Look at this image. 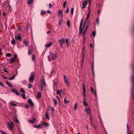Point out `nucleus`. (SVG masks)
I'll use <instances>...</instances> for the list:
<instances>
[{
  "instance_id": "nucleus-1",
  "label": "nucleus",
  "mask_w": 134,
  "mask_h": 134,
  "mask_svg": "<svg viewBox=\"0 0 134 134\" xmlns=\"http://www.w3.org/2000/svg\"><path fill=\"white\" fill-rule=\"evenodd\" d=\"M131 81L132 83V88L131 90V96L134 99V94L133 93V90L134 88V74L132 75L131 77Z\"/></svg>"
},
{
  "instance_id": "nucleus-2",
  "label": "nucleus",
  "mask_w": 134,
  "mask_h": 134,
  "mask_svg": "<svg viewBox=\"0 0 134 134\" xmlns=\"http://www.w3.org/2000/svg\"><path fill=\"white\" fill-rule=\"evenodd\" d=\"M34 72H31L30 77L29 79V81L30 82H33L34 81L35 77L34 76Z\"/></svg>"
},
{
  "instance_id": "nucleus-3",
  "label": "nucleus",
  "mask_w": 134,
  "mask_h": 134,
  "mask_svg": "<svg viewBox=\"0 0 134 134\" xmlns=\"http://www.w3.org/2000/svg\"><path fill=\"white\" fill-rule=\"evenodd\" d=\"M8 125V127L10 130H12L13 127L14 126V124L13 122L11 121L9 122H8L7 123Z\"/></svg>"
},
{
  "instance_id": "nucleus-4",
  "label": "nucleus",
  "mask_w": 134,
  "mask_h": 134,
  "mask_svg": "<svg viewBox=\"0 0 134 134\" xmlns=\"http://www.w3.org/2000/svg\"><path fill=\"white\" fill-rule=\"evenodd\" d=\"M65 39L64 38H61L59 40V42L60 46L61 47H63V45L65 43Z\"/></svg>"
},
{
  "instance_id": "nucleus-5",
  "label": "nucleus",
  "mask_w": 134,
  "mask_h": 134,
  "mask_svg": "<svg viewBox=\"0 0 134 134\" xmlns=\"http://www.w3.org/2000/svg\"><path fill=\"white\" fill-rule=\"evenodd\" d=\"M49 54L52 60H54L56 58V55L55 54H53L51 51H49Z\"/></svg>"
},
{
  "instance_id": "nucleus-6",
  "label": "nucleus",
  "mask_w": 134,
  "mask_h": 134,
  "mask_svg": "<svg viewBox=\"0 0 134 134\" xmlns=\"http://www.w3.org/2000/svg\"><path fill=\"white\" fill-rule=\"evenodd\" d=\"M28 102L29 103L30 106L31 108L33 107L34 104L31 98H29L28 99Z\"/></svg>"
},
{
  "instance_id": "nucleus-7",
  "label": "nucleus",
  "mask_w": 134,
  "mask_h": 134,
  "mask_svg": "<svg viewBox=\"0 0 134 134\" xmlns=\"http://www.w3.org/2000/svg\"><path fill=\"white\" fill-rule=\"evenodd\" d=\"M63 76L65 83L67 86H69L70 85V83L68 81V79L66 77L65 75H63Z\"/></svg>"
},
{
  "instance_id": "nucleus-8",
  "label": "nucleus",
  "mask_w": 134,
  "mask_h": 134,
  "mask_svg": "<svg viewBox=\"0 0 134 134\" xmlns=\"http://www.w3.org/2000/svg\"><path fill=\"white\" fill-rule=\"evenodd\" d=\"M83 19H82L81 20L80 25V27L79 28V32L80 33H82V25L83 24Z\"/></svg>"
},
{
  "instance_id": "nucleus-9",
  "label": "nucleus",
  "mask_w": 134,
  "mask_h": 134,
  "mask_svg": "<svg viewBox=\"0 0 134 134\" xmlns=\"http://www.w3.org/2000/svg\"><path fill=\"white\" fill-rule=\"evenodd\" d=\"M89 1V0H86V1H83L82 5L83 8H85L86 7L87 4L86 2H88Z\"/></svg>"
},
{
  "instance_id": "nucleus-10",
  "label": "nucleus",
  "mask_w": 134,
  "mask_h": 134,
  "mask_svg": "<svg viewBox=\"0 0 134 134\" xmlns=\"http://www.w3.org/2000/svg\"><path fill=\"white\" fill-rule=\"evenodd\" d=\"M41 86L45 87L46 86V83L44 78H43L41 83Z\"/></svg>"
},
{
  "instance_id": "nucleus-11",
  "label": "nucleus",
  "mask_w": 134,
  "mask_h": 134,
  "mask_svg": "<svg viewBox=\"0 0 134 134\" xmlns=\"http://www.w3.org/2000/svg\"><path fill=\"white\" fill-rule=\"evenodd\" d=\"M15 38L16 39L18 40L19 41H21V37L19 34L16 36H15Z\"/></svg>"
},
{
  "instance_id": "nucleus-12",
  "label": "nucleus",
  "mask_w": 134,
  "mask_h": 134,
  "mask_svg": "<svg viewBox=\"0 0 134 134\" xmlns=\"http://www.w3.org/2000/svg\"><path fill=\"white\" fill-rule=\"evenodd\" d=\"M58 14L61 17H62L63 16V14L62 13V10H59Z\"/></svg>"
},
{
  "instance_id": "nucleus-13",
  "label": "nucleus",
  "mask_w": 134,
  "mask_h": 134,
  "mask_svg": "<svg viewBox=\"0 0 134 134\" xmlns=\"http://www.w3.org/2000/svg\"><path fill=\"white\" fill-rule=\"evenodd\" d=\"M34 127L36 128H41L43 127L42 124V125L39 124L38 125H34Z\"/></svg>"
},
{
  "instance_id": "nucleus-14",
  "label": "nucleus",
  "mask_w": 134,
  "mask_h": 134,
  "mask_svg": "<svg viewBox=\"0 0 134 134\" xmlns=\"http://www.w3.org/2000/svg\"><path fill=\"white\" fill-rule=\"evenodd\" d=\"M85 111L86 112H87V114H89L90 113V110L89 109L86 108L85 109Z\"/></svg>"
},
{
  "instance_id": "nucleus-15",
  "label": "nucleus",
  "mask_w": 134,
  "mask_h": 134,
  "mask_svg": "<svg viewBox=\"0 0 134 134\" xmlns=\"http://www.w3.org/2000/svg\"><path fill=\"white\" fill-rule=\"evenodd\" d=\"M36 120V118H35L34 119H32L31 120H29V121L32 124H34L35 121Z\"/></svg>"
},
{
  "instance_id": "nucleus-16",
  "label": "nucleus",
  "mask_w": 134,
  "mask_h": 134,
  "mask_svg": "<svg viewBox=\"0 0 134 134\" xmlns=\"http://www.w3.org/2000/svg\"><path fill=\"white\" fill-rule=\"evenodd\" d=\"M5 82L6 83H7V85L9 87H13V86L12 85H11V83L9 82L8 81L6 80L5 81Z\"/></svg>"
},
{
  "instance_id": "nucleus-17",
  "label": "nucleus",
  "mask_w": 134,
  "mask_h": 134,
  "mask_svg": "<svg viewBox=\"0 0 134 134\" xmlns=\"http://www.w3.org/2000/svg\"><path fill=\"white\" fill-rule=\"evenodd\" d=\"M11 91L12 92H13L14 93H15L16 95L18 96H19V93L18 92H17V91L16 90H14V89H13L12 90H11Z\"/></svg>"
},
{
  "instance_id": "nucleus-18",
  "label": "nucleus",
  "mask_w": 134,
  "mask_h": 134,
  "mask_svg": "<svg viewBox=\"0 0 134 134\" xmlns=\"http://www.w3.org/2000/svg\"><path fill=\"white\" fill-rule=\"evenodd\" d=\"M41 92H39L37 94V98L38 99L40 98L41 97Z\"/></svg>"
},
{
  "instance_id": "nucleus-19",
  "label": "nucleus",
  "mask_w": 134,
  "mask_h": 134,
  "mask_svg": "<svg viewBox=\"0 0 134 134\" xmlns=\"http://www.w3.org/2000/svg\"><path fill=\"white\" fill-rule=\"evenodd\" d=\"M52 43L51 42L45 45V46L47 48L49 47L52 44Z\"/></svg>"
},
{
  "instance_id": "nucleus-20",
  "label": "nucleus",
  "mask_w": 134,
  "mask_h": 134,
  "mask_svg": "<svg viewBox=\"0 0 134 134\" xmlns=\"http://www.w3.org/2000/svg\"><path fill=\"white\" fill-rule=\"evenodd\" d=\"M33 1V0H28L27 2V4L30 5L32 3Z\"/></svg>"
},
{
  "instance_id": "nucleus-21",
  "label": "nucleus",
  "mask_w": 134,
  "mask_h": 134,
  "mask_svg": "<svg viewBox=\"0 0 134 134\" xmlns=\"http://www.w3.org/2000/svg\"><path fill=\"white\" fill-rule=\"evenodd\" d=\"M127 130V134H128V132L130 131V128L129 127L127 123L126 124Z\"/></svg>"
},
{
  "instance_id": "nucleus-22",
  "label": "nucleus",
  "mask_w": 134,
  "mask_h": 134,
  "mask_svg": "<svg viewBox=\"0 0 134 134\" xmlns=\"http://www.w3.org/2000/svg\"><path fill=\"white\" fill-rule=\"evenodd\" d=\"M83 105L86 107H87L88 106L87 104L86 100H83Z\"/></svg>"
},
{
  "instance_id": "nucleus-23",
  "label": "nucleus",
  "mask_w": 134,
  "mask_h": 134,
  "mask_svg": "<svg viewBox=\"0 0 134 134\" xmlns=\"http://www.w3.org/2000/svg\"><path fill=\"white\" fill-rule=\"evenodd\" d=\"M24 43L25 45V47H27V42L25 39L24 40Z\"/></svg>"
},
{
  "instance_id": "nucleus-24",
  "label": "nucleus",
  "mask_w": 134,
  "mask_h": 134,
  "mask_svg": "<svg viewBox=\"0 0 134 134\" xmlns=\"http://www.w3.org/2000/svg\"><path fill=\"white\" fill-rule=\"evenodd\" d=\"M69 101L67 100L66 98H65L64 99V102L65 104H66L68 103L69 102Z\"/></svg>"
},
{
  "instance_id": "nucleus-25",
  "label": "nucleus",
  "mask_w": 134,
  "mask_h": 134,
  "mask_svg": "<svg viewBox=\"0 0 134 134\" xmlns=\"http://www.w3.org/2000/svg\"><path fill=\"white\" fill-rule=\"evenodd\" d=\"M35 59V57L34 55L32 54V61H34Z\"/></svg>"
},
{
  "instance_id": "nucleus-26",
  "label": "nucleus",
  "mask_w": 134,
  "mask_h": 134,
  "mask_svg": "<svg viewBox=\"0 0 134 134\" xmlns=\"http://www.w3.org/2000/svg\"><path fill=\"white\" fill-rule=\"evenodd\" d=\"M11 43L12 44H14L15 43V41L14 39H12L11 41Z\"/></svg>"
},
{
  "instance_id": "nucleus-27",
  "label": "nucleus",
  "mask_w": 134,
  "mask_h": 134,
  "mask_svg": "<svg viewBox=\"0 0 134 134\" xmlns=\"http://www.w3.org/2000/svg\"><path fill=\"white\" fill-rule=\"evenodd\" d=\"M32 49H30L28 51V54L29 55H30L31 54V51Z\"/></svg>"
},
{
  "instance_id": "nucleus-28",
  "label": "nucleus",
  "mask_w": 134,
  "mask_h": 134,
  "mask_svg": "<svg viewBox=\"0 0 134 134\" xmlns=\"http://www.w3.org/2000/svg\"><path fill=\"white\" fill-rule=\"evenodd\" d=\"M9 62L10 63L12 62H15L14 59L13 58H12Z\"/></svg>"
},
{
  "instance_id": "nucleus-29",
  "label": "nucleus",
  "mask_w": 134,
  "mask_h": 134,
  "mask_svg": "<svg viewBox=\"0 0 134 134\" xmlns=\"http://www.w3.org/2000/svg\"><path fill=\"white\" fill-rule=\"evenodd\" d=\"M15 76H16L15 75H14L13 76L10 77V78H9L8 79V80H13L15 77Z\"/></svg>"
},
{
  "instance_id": "nucleus-30",
  "label": "nucleus",
  "mask_w": 134,
  "mask_h": 134,
  "mask_svg": "<svg viewBox=\"0 0 134 134\" xmlns=\"http://www.w3.org/2000/svg\"><path fill=\"white\" fill-rule=\"evenodd\" d=\"M77 108V103H76L74 106V110H76Z\"/></svg>"
},
{
  "instance_id": "nucleus-31",
  "label": "nucleus",
  "mask_w": 134,
  "mask_h": 134,
  "mask_svg": "<svg viewBox=\"0 0 134 134\" xmlns=\"http://www.w3.org/2000/svg\"><path fill=\"white\" fill-rule=\"evenodd\" d=\"M67 24L68 26V27H70V21L69 20L67 21Z\"/></svg>"
},
{
  "instance_id": "nucleus-32",
  "label": "nucleus",
  "mask_w": 134,
  "mask_h": 134,
  "mask_svg": "<svg viewBox=\"0 0 134 134\" xmlns=\"http://www.w3.org/2000/svg\"><path fill=\"white\" fill-rule=\"evenodd\" d=\"M28 88L29 89H30L32 87V85L30 83H29L28 85Z\"/></svg>"
},
{
  "instance_id": "nucleus-33",
  "label": "nucleus",
  "mask_w": 134,
  "mask_h": 134,
  "mask_svg": "<svg viewBox=\"0 0 134 134\" xmlns=\"http://www.w3.org/2000/svg\"><path fill=\"white\" fill-rule=\"evenodd\" d=\"M21 97L23 98L24 99H25V94H22L21 95Z\"/></svg>"
},
{
  "instance_id": "nucleus-34",
  "label": "nucleus",
  "mask_w": 134,
  "mask_h": 134,
  "mask_svg": "<svg viewBox=\"0 0 134 134\" xmlns=\"http://www.w3.org/2000/svg\"><path fill=\"white\" fill-rule=\"evenodd\" d=\"M42 126L43 125H45L47 126H48L49 125V124L48 123H47V122L46 123H43L42 124Z\"/></svg>"
},
{
  "instance_id": "nucleus-35",
  "label": "nucleus",
  "mask_w": 134,
  "mask_h": 134,
  "mask_svg": "<svg viewBox=\"0 0 134 134\" xmlns=\"http://www.w3.org/2000/svg\"><path fill=\"white\" fill-rule=\"evenodd\" d=\"M90 14V12H89L87 14V17L86 19V20L88 18Z\"/></svg>"
},
{
  "instance_id": "nucleus-36",
  "label": "nucleus",
  "mask_w": 134,
  "mask_h": 134,
  "mask_svg": "<svg viewBox=\"0 0 134 134\" xmlns=\"http://www.w3.org/2000/svg\"><path fill=\"white\" fill-rule=\"evenodd\" d=\"M20 91L23 93V94H25V92L23 88H21L20 90Z\"/></svg>"
},
{
  "instance_id": "nucleus-37",
  "label": "nucleus",
  "mask_w": 134,
  "mask_h": 134,
  "mask_svg": "<svg viewBox=\"0 0 134 134\" xmlns=\"http://www.w3.org/2000/svg\"><path fill=\"white\" fill-rule=\"evenodd\" d=\"M53 101H54V105H56V104H57V100H56V99H53Z\"/></svg>"
},
{
  "instance_id": "nucleus-38",
  "label": "nucleus",
  "mask_w": 134,
  "mask_h": 134,
  "mask_svg": "<svg viewBox=\"0 0 134 134\" xmlns=\"http://www.w3.org/2000/svg\"><path fill=\"white\" fill-rule=\"evenodd\" d=\"M45 117H46L48 119H49V115L47 113H45Z\"/></svg>"
},
{
  "instance_id": "nucleus-39",
  "label": "nucleus",
  "mask_w": 134,
  "mask_h": 134,
  "mask_svg": "<svg viewBox=\"0 0 134 134\" xmlns=\"http://www.w3.org/2000/svg\"><path fill=\"white\" fill-rule=\"evenodd\" d=\"M0 132L2 134H7L5 132L0 130Z\"/></svg>"
},
{
  "instance_id": "nucleus-40",
  "label": "nucleus",
  "mask_w": 134,
  "mask_h": 134,
  "mask_svg": "<svg viewBox=\"0 0 134 134\" xmlns=\"http://www.w3.org/2000/svg\"><path fill=\"white\" fill-rule=\"evenodd\" d=\"M46 13L45 11H42L41 13V15H42L46 14Z\"/></svg>"
},
{
  "instance_id": "nucleus-41",
  "label": "nucleus",
  "mask_w": 134,
  "mask_h": 134,
  "mask_svg": "<svg viewBox=\"0 0 134 134\" xmlns=\"http://www.w3.org/2000/svg\"><path fill=\"white\" fill-rule=\"evenodd\" d=\"M66 1H64L63 3V7L64 8H65L66 7Z\"/></svg>"
},
{
  "instance_id": "nucleus-42",
  "label": "nucleus",
  "mask_w": 134,
  "mask_h": 134,
  "mask_svg": "<svg viewBox=\"0 0 134 134\" xmlns=\"http://www.w3.org/2000/svg\"><path fill=\"white\" fill-rule=\"evenodd\" d=\"M56 93L57 94H59L60 95V91L59 90H57Z\"/></svg>"
},
{
  "instance_id": "nucleus-43",
  "label": "nucleus",
  "mask_w": 134,
  "mask_h": 134,
  "mask_svg": "<svg viewBox=\"0 0 134 134\" xmlns=\"http://www.w3.org/2000/svg\"><path fill=\"white\" fill-rule=\"evenodd\" d=\"M86 30H85H85L83 31V37H84L85 34H86Z\"/></svg>"
},
{
  "instance_id": "nucleus-44",
  "label": "nucleus",
  "mask_w": 134,
  "mask_h": 134,
  "mask_svg": "<svg viewBox=\"0 0 134 134\" xmlns=\"http://www.w3.org/2000/svg\"><path fill=\"white\" fill-rule=\"evenodd\" d=\"M62 20H60L59 22V28L60 27V25L62 24Z\"/></svg>"
},
{
  "instance_id": "nucleus-45",
  "label": "nucleus",
  "mask_w": 134,
  "mask_h": 134,
  "mask_svg": "<svg viewBox=\"0 0 134 134\" xmlns=\"http://www.w3.org/2000/svg\"><path fill=\"white\" fill-rule=\"evenodd\" d=\"M22 83L23 84H26L27 83V82L25 80L23 81H22Z\"/></svg>"
},
{
  "instance_id": "nucleus-46",
  "label": "nucleus",
  "mask_w": 134,
  "mask_h": 134,
  "mask_svg": "<svg viewBox=\"0 0 134 134\" xmlns=\"http://www.w3.org/2000/svg\"><path fill=\"white\" fill-rule=\"evenodd\" d=\"M11 106H17V105L16 104L14 103H11Z\"/></svg>"
},
{
  "instance_id": "nucleus-47",
  "label": "nucleus",
  "mask_w": 134,
  "mask_h": 134,
  "mask_svg": "<svg viewBox=\"0 0 134 134\" xmlns=\"http://www.w3.org/2000/svg\"><path fill=\"white\" fill-rule=\"evenodd\" d=\"M74 10V8H72L71 9V13L72 14H73V13Z\"/></svg>"
},
{
  "instance_id": "nucleus-48",
  "label": "nucleus",
  "mask_w": 134,
  "mask_h": 134,
  "mask_svg": "<svg viewBox=\"0 0 134 134\" xmlns=\"http://www.w3.org/2000/svg\"><path fill=\"white\" fill-rule=\"evenodd\" d=\"M27 30H28L29 29V22L28 21H27Z\"/></svg>"
},
{
  "instance_id": "nucleus-49",
  "label": "nucleus",
  "mask_w": 134,
  "mask_h": 134,
  "mask_svg": "<svg viewBox=\"0 0 134 134\" xmlns=\"http://www.w3.org/2000/svg\"><path fill=\"white\" fill-rule=\"evenodd\" d=\"M90 89H91V90L92 92L93 93H94L96 91H95L93 90V89L92 88V87H90Z\"/></svg>"
},
{
  "instance_id": "nucleus-50",
  "label": "nucleus",
  "mask_w": 134,
  "mask_h": 134,
  "mask_svg": "<svg viewBox=\"0 0 134 134\" xmlns=\"http://www.w3.org/2000/svg\"><path fill=\"white\" fill-rule=\"evenodd\" d=\"M99 18H98L97 19V24L98 25L99 24Z\"/></svg>"
},
{
  "instance_id": "nucleus-51",
  "label": "nucleus",
  "mask_w": 134,
  "mask_h": 134,
  "mask_svg": "<svg viewBox=\"0 0 134 134\" xmlns=\"http://www.w3.org/2000/svg\"><path fill=\"white\" fill-rule=\"evenodd\" d=\"M92 71L93 72H94V63L93 62V63L92 64Z\"/></svg>"
},
{
  "instance_id": "nucleus-52",
  "label": "nucleus",
  "mask_w": 134,
  "mask_h": 134,
  "mask_svg": "<svg viewBox=\"0 0 134 134\" xmlns=\"http://www.w3.org/2000/svg\"><path fill=\"white\" fill-rule=\"evenodd\" d=\"M92 34L93 35V36L94 37L96 35L95 32L94 31L92 33Z\"/></svg>"
},
{
  "instance_id": "nucleus-53",
  "label": "nucleus",
  "mask_w": 134,
  "mask_h": 134,
  "mask_svg": "<svg viewBox=\"0 0 134 134\" xmlns=\"http://www.w3.org/2000/svg\"><path fill=\"white\" fill-rule=\"evenodd\" d=\"M11 54L10 53H8L7 54V56L8 57H10L11 56Z\"/></svg>"
},
{
  "instance_id": "nucleus-54",
  "label": "nucleus",
  "mask_w": 134,
  "mask_h": 134,
  "mask_svg": "<svg viewBox=\"0 0 134 134\" xmlns=\"http://www.w3.org/2000/svg\"><path fill=\"white\" fill-rule=\"evenodd\" d=\"M52 4L51 3H49V8H51L52 7Z\"/></svg>"
},
{
  "instance_id": "nucleus-55",
  "label": "nucleus",
  "mask_w": 134,
  "mask_h": 134,
  "mask_svg": "<svg viewBox=\"0 0 134 134\" xmlns=\"http://www.w3.org/2000/svg\"><path fill=\"white\" fill-rule=\"evenodd\" d=\"M44 87L43 86H41V88H40V90L41 91H42L43 90V87Z\"/></svg>"
},
{
  "instance_id": "nucleus-56",
  "label": "nucleus",
  "mask_w": 134,
  "mask_h": 134,
  "mask_svg": "<svg viewBox=\"0 0 134 134\" xmlns=\"http://www.w3.org/2000/svg\"><path fill=\"white\" fill-rule=\"evenodd\" d=\"M3 71L4 72L8 73V71H7L5 69H3Z\"/></svg>"
},
{
  "instance_id": "nucleus-57",
  "label": "nucleus",
  "mask_w": 134,
  "mask_h": 134,
  "mask_svg": "<svg viewBox=\"0 0 134 134\" xmlns=\"http://www.w3.org/2000/svg\"><path fill=\"white\" fill-rule=\"evenodd\" d=\"M29 107V106L28 105H26L25 106V107L26 108H28Z\"/></svg>"
},
{
  "instance_id": "nucleus-58",
  "label": "nucleus",
  "mask_w": 134,
  "mask_h": 134,
  "mask_svg": "<svg viewBox=\"0 0 134 134\" xmlns=\"http://www.w3.org/2000/svg\"><path fill=\"white\" fill-rule=\"evenodd\" d=\"M15 121L16 122H18V123H19V120H18L17 119H16V118L15 119Z\"/></svg>"
},
{
  "instance_id": "nucleus-59",
  "label": "nucleus",
  "mask_w": 134,
  "mask_h": 134,
  "mask_svg": "<svg viewBox=\"0 0 134 134\" xmlns=\"http://www.w3.org/2000/svg\"><path fill=\"white\" fill-rule=\"evenodd\" d=\"M51 110L52 112H53V111L54 110V109L53 108H51Z\"/></svg>"
},
{
  "instance_id": "nucleus-60",
  "label": "nucleus",
  "mask_w": 134,
  "mask_h": 134,
  "mask_svg": "<svg viewBox=\"0 0 134 134\" xmlns=\"http://www.w3.org/2000/svg\"><path fill=\"white\" fill-rule=\"evenodd\" d=\"M69 11V8H67L66 10V13H68Z\"/></svg>"
},
{
  "instance_id": "nucleus-61",
  "label": "nucleus",
  "mask_w": 134,
  "mask_h": 134,
  "mask_svg": "<svg viewBox=\"0 0 134 134\" xmlns=\"http://www.w3.org/2000/svg\"><path fill=\"white\" fill-rule=\"evenodd\" d=\"M83 92H85V87L83 88Z\"/></svg>"
},
{
  "instance_id": "nucleus-62",
  "label": "nucleus",
  "mask_w": 134,
  "mask_h": 134,
  "mask_svg": "<svg viewBox=\"0 0 134 134\" xmlns=\"http://www.w3.org/2000/svg\"><path fill=\"white\" fill-rule=\"evenodd\" d=\"M0 85L2 87H3V83L0 81Z\"/></svg>"
},
{
  "instance_id": "nucleus-63",
  "label": "nucleus",
  "mask_w": 134,
  "mask_h": 134,
  "mask_svg": "<svg viewBox=\"0 0 134 134\" xmlns=\"http://www.w3.org/2000/svg\"><path fill=\"white\" fill-rule=\"evenodd\" d=\"M66 43H68V42L69 41V39L68 38H67L66 40Z\"/></svg>"
},
{
  "instance_id": "nucleus-64",
  "label": "nucleus",
  "mask_w": 134,
  "mask_h": 134,
  "mask_svg": "<svg viewBox=\"0 0 134 134\" xmlns=\"http://www.w3.org/2000/svg\"><path fill=\"white\" fill-rule=\"evenodd\" d=\"M17 57V55H14V58H13L14 59L16 58Z\"/></svg>"
}]
</instances>
